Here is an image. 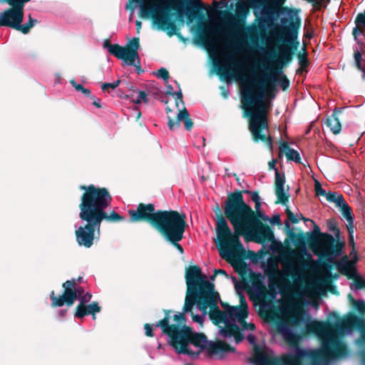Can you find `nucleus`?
Masks as SVG:
<instances>
[{"mask_svg":"<svg viewBox=\"0 0 365 365\" xmlns=\"http://www.w3.org/2000/svg\"><path fill=\"white\" fill-rule=\"evenodd\" d=\"M334 319V327L329 322L316 320L305 324L307 332L315 334L322 341L317 349L297 347L295 353L275 356L273 351L264 344H257L255 336L247 337L253 345L252 362L255 365H329L332 361L348 356L346 345L342 338L352 333L355 319L351 317L338 318L331 313L329 319Z\"/></svg>","mask_w":365,"mask_h":365,"instance_id":"obj_1","label":"nucleus"},{"mask_svg":"<svg viewBox=\"0 0 365 365\" xmlns=\"http://www.w3.org/2000/svg\"><path fill=\"white\" fill-rule=\"evenodd\" d=\"M187 286V294L183 307V312L175 314L176 321L182 322L184 314L192 311L196 304L201 314H192V320L202 324L210 309V317L216 324L221 327L220 335L224 337H233L236 343L241 342L244 336L240 331L254 330L255 326L252 323H247L245 319L248 317V307L245 296L237 287L240 296V306H230L221 302L225 309L221 311L217 307L219 296L214 292V286L209 282L206 276L202 274L198 266L190 267L185 275Z\"/></svg>","mask_w":365,"mask_h":365,"instance_id":"obj_2","label":"nucleus"},{"mask_svg":"<svg viewBox=\"0 0 365 365\" xmlns=\"http://www.w3.org/2000/svg\"><path fill=\"white\" fill-rule=\"evenodd\" d=\"M233 56L229 55L225 60L217 58L215 63L219 66L220 73L227 78H233L240 86L242 104L243 108L251 113L250 130L255 141H264L270 151L272 150L271 137L269 135L267 114L270 103L265 100V96L274 98L276 85H279L283 91L289 87V81L282 71H273L269 76L270 81L262 79V84L255 89L254 82L255 78L245 76V71L242 63L237 62L233 66H230L226 60H232Z\"/></svg>","mask_w":365,"mask_h":365,"instance_id":"obj_3","label":"nucleus"},{"mask_svg":"<svg viewBox=\"0 0 365 365\" xmlns=\"http://www.w3.org/2000/svg\"><path fill=\"white\" fill-rule=\"evenodd\" d=\"M225 213L235 232H232L226 220L221 217L216 226V244L220 257L227 262L241 257L243 247L239 237L240 235L257 242L273 237L270 228L256 217L250 206L244 202L241 192L233 193L226 201Z\"/></svg>","mask_w":365,"mask_h":365,"instance_id":"obj_4","label":"nucleus"},{"mask_svg":"<svg viewBox=\"0 0 365 365\" xmlns=\"http://www.w3.org/2000/svg\"><path fill=\"white\" fill-rule=\"evenodd\" d=\"M155 327L162 329L163 333L168 336L169 344L178 354L195 357L204 349L207 350L211 356H222L234 351L225 342H209L204 334L193 333L189 327L169 325L167 317L158 322Z\"/></svg>","mask_w":365,"mask_h":365,"instance_id":"obj_5","label":"nucleus"},{"mask_svg":"<svg viewBox=\"0 0 365 365\" xmlns=\"http://www.w3.org/2000/svg\"><path fill=\"white\" fill-rule=\"evenodd\" d=\"M155 211L153 204L140 203L135 210L128 211L132 222L145 220L171 242H180L185 229V216L177 211Z\"/></svg>","mask_w":365,"mask_h":365,"instance_id":"obj_6","label":"nucleus"},{"mask_svg":"<svg viewBox=\"0 0 365 365\" xmlns=\"http://www.w3.org/2000/svg\"><path fill=\"white\" fill-rule=\"evenodd\" d=\"M81 190H85L82 195L84 211L82 215L97 226H101L103 220L110 222H118L123 219L122 216L115 212L108 215L105 209L110 205L111 197L106 188H99L93 185L89 186H81Z\"/></svg>","mask_w":365,"mask_h":365,"instance_id":"obj_7","label":"nucleus"},{"mask_svg":"<svg viewBox=\"0 0 365 365\" xmlns=\"http://www.w3.org/2000/svg\"><path fill=\"white\" fill-rule=\"evenodd\" d=\"M303 278L298 276L293 284H288L282 293L279 312L284 319H293L298 323L302 318V309L306 297L310 296V288L303 287Z\"/></svg>","mask_w":365,"mask_h":365,"instance_id":"obj_8","label":"nucleus"},{"mask_svg":"<svg viewBox=\"0 0 365 365\" xmlns=\"http://www.w3.org/2000/svg\"><path fill=\"white\" fill-rule=\"evenodd\" d=\"M9 5L12 7L0 13V26L12 28L25 34L29 33L30 29L34 26L36 20H34L29 15L28 22L24 25L21 24L24 20L25 4H14Z\"/></svg>","mask_w":365,"mask_h":365,"instance_id":"obj_9","label":"nucleus"},{"mask_svg":"<svg viewBox=\"0 0 365 365\" xmlns=\"http://www.w3.org/2000/svg\"><path fill=\"white\" fill-rule=\"evenodd\" d=\"M168 5L165 0H145L144 3L140 4V14L143 18L151 16L155 24L159 29H163L169 24L168 14L163 9L161 4Z\"/></svg>","mask_w":365,"mask_h":365,"instance_id":"obj_10","label":"nucleus"},{"mask_svg":"<svg viewBox=\"0 0 365 365\" xmlns=\"http://www.w3.org/2000/svg\"><path fill=\"white\" fill-rule=\"evenodd\" d=\"M250 4L247 1H238L235 4V13L236 15L232 14L230 12L225 14V17L227 20V23L230 24L232 28V35L235 38H240L242 36L243 23L247 18L250 11Z\"/></svg>","mask_w":365,"mask_h":365,"instance_id":"obj_11","label":"nucleus"},{"mask_svg":"<svg viewBox=\"0 0 365 365\" xmlns=\"http://www.w3.org/2000/svg\"><path fill=\"white\" fill-rule=\"evenodd\" d=\"M80 213L79 217L83 221H86L87 224L85 226H80L76 230V241L81 246L86 247H91L93 243L95 238V231L99 233L100 226H97L90 221L88 218L83 216L82 213L84 211L83 201L81 199V202L79 205Z\"/></svg>","mask_w":365,"mask_h":365,"instance_id":"obj_12","label":"nucleus"},{"mask_svg":"<svg viewBox=\"0 0 365 365\" xmlns=\"http://www.w3.org/2000/svg\"><path fill=\"white\" fill-rule=\"evenodd\" d=\"M64 292L58 297L54 296V292L51 293L50 297L53 307H61L64 304L71 306L74 301L84 293L83 287L76 285L75 280H68L63 283Z\"/></svg>","mask_w":365,"mask_h":365,"instance_id":"obj_13","label":"nucleus"},{"mask_svg":"<svg viewBox=\"0 0 365 365\" xmlns=\"http://www.w3.org/2000/svg\"><path fill=\"white\" fill-rule=\"evenodd\" d=\"M330 279L331 273L327 269H324L309 279L307 281V284L309 288H310V294H326L330 287Z\"/></svg>","mask_w":365,"mask_h":365,"instance_id":"obj_14","label":"nucleus"},{"mask_svg":"<svg viewBox=\"0 0 365 365\" xmlns=\"http://www.w3.org/2000/svg\"><path fill=\"white\" fill-rule=\"evenodd\" d=\"M110 53L119 59H122L127 65L140 67V60L138 51H132L115 44L110 48Z\"/></svg>","mask_w":365,"mask_h":365,"instance_id":"obj_15","label":"nucleus"},{"mask_svg":"<svg viewBox=\"0 0 365 365\" xmlns=\"http://www.w3.org/2000/svg\"><path fill=\"white\" fill-rule=\"evenodd\" d=\"M280 317L282 319L284 320V322H282L277 325V331L281 334L283 339L287 342L290 345L295 346L293 351H289V353L294 354L295 349L297 347H299L297 346V344L299 342V338L298 336L294 333L293 330L289 327L287 322L289 319H284L280 315ZM294 324H298L300 321L298 323H296L293 319H292Z\"/></svg>","mask_w":365,"mask_h":365,"instance_id":"obj_16","label":"nucleus"},{"mask_svg":"<svg viewBox=\"0 0 365 365\" xmlns=\"http://www.w3.org/2000/svg\"><path fill=\"white\" fill-rule=\"evenodd\" d=\"M334 238L331 235L321 233L320 238L317 242V247L321 255L324 256H330L334 254H338V250H336V252L334 251Z\"/></svg>","mask_w":365,"mask_h":365,"instance_id":"obj_17","label":"nucleus"},{"mask_svg":"<svg viewBox=\"0 0 365 365\" xmlns=\"http://www.w3.org/2000/svg\"><path fill=\"white\" fill-rule=\"evenodd\" d=\"M264 273L269 277V283H273L282 277V272L279 268V261L269 257L264 264Z\"/></svg>","mask_w":365,"mask_h":365,"instance_id":"obj_18","label":"nucleus"},{"mask_svg":"<svg viewBox=\"0 0 365 365\" xmlns=\"http://www.w3.org/2000/svg\"><path fill=\"white\" fill-rule=\"evenodd\" d=\"M168 127L171 130L178 128L182 120H184L185 127L187 130H190L192 127V122L189 118V113L185 108L179 111L176 121L173 120L170 117H168Z\"/></svg>","mask_w":365,"mask_h":365,"instance_id":"obj_19","label":"nucleus"},{"mask_svg":"<svg viewBox=\"0 0 365 365\" xmlns=\"http://www.w3.org/2000/svg\"><path fill=\"white\" fill-rule=\"evenodd\" d=\"M292 60V51L289 46L282 44L279 47V56L275 62L276 68H283L285 63H289Z\"/></svg>","mask_w":365,"mask_h":365,"instance_id":"obj_20","label":"nucleus"},{"mask_svg":"<svg viewBox=\"0 0 365 365\" xmlns=\"http://www.w3.org/2000/svg\"><path fill=\"white\" fill-rule=\"evenodd\" d=\"M279 153L284 155L288 160H292L295 163L300 162V156L298 151L291 148L286 143H282L279 146Z\"/></svg>","mask_w":365,"mask_h":365,"instance_id":"obj_21","label":"nucleus"},{"mask_svg":"<svg viewBox=\"0 0 365 365\" xmlns=\"http://www.w3.org/2000/svg\"><path fill=\"white\" fill-rule=\"evenodd\" d=\"M354 262L349 260L346 256L341 259L337 263L339 272L344 274H349L354 269Z\"/></svg>","mask_w":365,"mask_h":365,"instance_id":"obj_22","label":"nucleus"},{"mask_svg":"<svg viewBox=\"0 0 365 365\" xmlns=\"http://www.w3.org/2000/svg\"><path fill=\"white\" fill-rule=\"evenodd\" d=\"M325 123L334 134H338L340 133L341 130V125L337 115L335 113H333L330 116L327 117Z\"/></svg>","mask_w":365,"mask_h":365,"instance_id":"obj_23","label":"nucleus"},{"mask_svg":"<svg viewBox=\"0 0 365 365\" xmlns=\"http://www.w3.org/2000/svg\"><path fill=\"white\" fill-rule=\"evenodd\" d=\"M327 199L329 202H335L336 206L339 207L340 208H342V207L346 206L348 205L346 201L344 200L342 195L339 194L337 192H329L327 195Z\"/></svg>","mask_w":365,"mask_h":365,"instance_id":"obj_24","label":"nucleus"},{"mask_svg":"<svg viewBox=\"0 0 365 365\" xmlns=\"http://www.w3.org/2000/svg\"><path fill=\"white\" fill-rule=\"evenodd\" d=\"M205 44L207 49L212 53H217L219 51L218 40L217 38H212L207 36L205 39Z\"/></svg>","mask_w":365,"mask_h":365,"instance_id":"obj_25","label":"nucleus"},{"mask_svg":"<svg viewBox=\"0 0 365 365\" xmlns=\"http://www.w3.org/2000/svg\"><path fill=\"white\" fill-rule=\"evenodd\" d=\"M341 209L343 217L348 222L346 225L347 229L352 230V226H354V218L351 214V210L350 207L348 205H346V206L342 207V208Z\"/></svg>","mask_w":365,"mask_h":365,"instance_id":"obj_26","label":"nucleus"},{"mask_svg":"<svg viewBox=\"0 0 365 365\" xmlns=\"http://www.w3.org/2000/svg\"><path fill=\"white\" fill-rule=\"evenodd\" d=\"M134 93L137 94L136 97H134L133 96L130 97L131 101L133 102L135 104H140L141 103H148V96L145 93V92L142 91H134Z\"/></svg>","mask_w":365,"mask_h":365,"instance_id":"obj_27","label":"nucleus"},{"mask_svg":"<svg viewBox=\"0 0 365 365\" xmlns=\"http://www.w3.org/2000/svg\"><path fill=\"white\" fill-rule=\"evenodd\" d=\"M360 338L356 341V344L361 349L362 363L365 365V328L361 329Z\"/></svg>","mask_w":365,"mask_h":365,"instance_id":"obj_28","label":"nucleus"},{"mask_svg":"<svg viewBox=\"0 0 365 365\" xmlns=\"http://www.w3.org/2000/svg\"><path fill=\"white\" fill-rule=\"evenodd\" d=\"M350 288L354 291L365 288V279L361 277H356L354 282L351 284Z\"/></svg>","mask_w":365,"mask_h":365,"instance_id":"obj_29","label":"nucleus"},{"mask_svg":"<svg viewBox=\"0 0 365 365\" xmlns=\"http://www.w3.org/2000/svg\"><path fill=\"white\" fill-rule=\"evenodd\" d=\"M275 194L277 197V202L285 204L288 201V197L284 187H276Z\"/></svg>","mask_w":365,"mask_h":365,"instance_id":"obj_30","label":"nucleus"},{"mask_svg":"<svg viewBox=\"0 0 365 365\" xmlns=\"http://www.w3.org/2000/svg\"><path fill=\"white\" fill-rule=\"evenodd\" d=\"M352 306L361 314L365 313V301L362 299H351Z\"/></svg>","mask_w":365,"mask_h":365,"instance_id":"obj_31","label":"nucleus"},{"mask_svg":"<svg viewBox=\"0 0 365 365\" xmlns=\"http://www.w3.org/2000/svg\"><path fill=\"white\" fill-rule=\"evenodd\" d=\"M120 83V80H116L113 81V83H103L101 86V89L103 91H108L109 92V89L113 90L116 88Z\"/></svg>","mask_w":365,"mask_h":365,"instance_id":"obj_32","label":"nucleus"},{"mask_svg":"<svg viewBox=\"0 0 365 365\" xmlns=\"http://www.w3.org/2000/svg\"><path fill=\"white\" fill-rule=\"evenodd\" d=\"M354 61L356 67L361 71L364 73V68H363L361 65V61H362V53L361 51L356 50L354 51Z\"/></svg>","mask_w":365,"mask_h":365,"instance_id":"obj_33","label":"nucleus"},{"mask_svg":"<svg viewBox=\"0 0 365 365\" xmlns=\"http://www.w3.org/2000/svg\"><path fill=\"white\" fill-rule=\"evenodd\" d=\"M86 309L88 314H93V319L96 318L94 314L99 312L101 310V307L98 306L97 302H93L86 307Z\"/></svg>","mask_w":365,"mask_h":365,"instance_id":"obj_34","label":"nucleus"},{"mask_svg":"<svg viewBox=\"0 0 365 365\" xmlns=\"http://www.w3.org/2000/svg\"><path fill=\"white\" fill-rule=\"evenodd\" d=\"M87 314H88L87 312L86 307L84 304H80L77 307L75 316L78 318H82Z\"/></svg>","mask_w":365,"mask_h":365,"instance_id":"obj_35","label":"nucleus"},{"mask_svg":"<svg viewBox=\"0 0 365 365\" xmlns=\"http://www.w3.org/2000/svg\"><path fill=\"white\" fill-rule=\"evenodd\" d=\"M172 90H173L172 87L170 86H168V92L169 93L173 94V95L177 96L176 106L178 108V109H180V108H179V103H183L182 102V95L181 90L179 89L178 91L175 92L174 93H172Z\"/></svg>","mask_w":365,"mask_h":365,"instance_id":"obj_36","label":"nucleus"},{"mask_svg":"<svg viewBox=\"0 0 365 365\" xmlns=\"http://www.w3.org/2000/svg\"><path fill=\"white\" fill-rule=\"evenodd\" d=\"M285 183L284 178L281 176L278 170L275 172V185L276 187H284Z\"/></svg>","mask_w":365,"mask_h":365,"instance_id":"obj_37","label":"nucleus"},{"mask_svg":"<svg viewBox=\"0 0 365 365\" xmlns=\"http://www.w3.org/2000/svg\"><path fill=\"white\" fill-rule=\"evenodd\" d=\"M71 83L77 91H81L86 96H88L90 94V91L88 89L85 88L82 85L77 83L75 81H71Z\"/></svg>","mask_w":365,"mask_h":365,"instance_id":"obj_38","label":"nucleus"},{"mask_svg":"<svg viewBox=\"0 0 365 365\" xmlns=\"http://www.w3.org/2000/svg\"><path fill=\"white\" fill-rule=\"evenodd\" d=\"M156 76L158 78H163L167 82L168 79L169 78V73L165 68H161L157 71Z\"/></svg>","mask_w":365,"mask_h":365,"instance_id":"obj_39","label":"nucleus"},{"mask_svg":"<svg viewBox=\"0 0 365 365\" xmlns=\"http://www.w3.org/2000/svg\"><path fill=\"white\" fill-rule=\"evenodd\" d=\"M299 61L301 70L305 69L308 66L309 63L305 53L299 56Z\"/></svg>","mask_w":365,"mask_h":365,"instance_id":"obj_40","label":"nucleus"},{"mask_svg":"<svg viewBox=\"0 0 365 365\" xmlns=\"http://www.w3.org/2000/svg\"><path fill=\"white\" fill-rule=\"evenodd\" d=\"M140 46L139 39L138 38H133L129 41V48L132 51H136Z\"/></svg>","mask_w":365,"mask_h":365,"instance_id":"obj_41","label":"nucleus"},{"mask_svg":"<svg viewBox=\"0 0 365 365\" xmlns=\"http://www.w3.org/2000/svg\"><path fill=\"white\" fill-rule=\"evenodd\" d=\"M255 210H256V215L258 217H259L260 219H262V220L264 221H268L269 220V218L268 217L267 215H266L261 210V207H256L255 206Z\"/></svg>","mask_w":365,"mask_h":365,"instance_id":"obj_42","label":"nucleus"},{"mask_svg":"<svg viewBox=\"0 0 365 365\" xmlns=\"http://www.w3.org/2000/svg\"><path fill=\"white\" fill-rule=\"evenodd\" d=\"M272 308V303L269 302L263 301L260 304V310L262 312H269Z\"/></svg>","mask_w":365,"mask_h":365,"instance_id":"obj_43","label":"nucleus"},{"mask_svg":"<svg viewBox=\"0 0 365 365\" xmlns=\"http://www.w3.org/2000/svg\"><path fill=\"white\" fill-rule=\"evenodd\" d=\"M356 24L357 26H365V12L358 14L356 19Z\"/></svg>","mask_w":365,"mask_h":365,"instance_id":"obj_44","label":"nucleus"},{"mask_svg":"<svg viewBox=\"0 0 365 365\" xmlns=\"http://www.w3.org/2000/svg\"><path fill=\"white\" fill-rule=\"evenodd\" d=\"M30 1L31 0H0V2L6 3L7 4H25L26 3H27Z\"/></svg>","mask_w":365,"mask_h":365,"instance_id":"obj_45","label":"nucleus"},{"mask_svg":"<svg viewBox=\"0 0 365 365\" xmlns=\"http://www.w3.org/2000/svg\"><path fill=\"white\" fill-rule=\"evenodd\" d=\"M91 294L88 292L83 294L82 296H81L78 299L81 302L80 304H84L85 303L88 302L91 299Z\"/></svg>","mask_w":365,"mask_h":365,"instance_id":"obj_46","label":"nucleus"},{"mask_svg":"<svg viewBox=\"0 0 365 365\" xmlns=\"http://www.w3.org/2000/svg\"><path fill=\"white\" fill-rule=\"evenodd\" d=\"M315 190L317 195H325L327 197V193L326 192L325 190L321 187L318 182H317L315 184Z\"/></svg>","mask_w":365,"mask_h":365,"instance_id":"obj_47","label":"nucleus"},{"mask_svg":"<svg viewBox=\"0 0 365 365\" xmlns=\"http://www.w3.org/2000/svg\"><path fill=\"white\" fill-rule=\"evenodd\" d=\"M190 2V4L194 8L203 9L205 7L202 1L201 0H188Z\"/></svg>","mask_w":365,"mask_h":365,"instance_id":"obj_48","label":"nucleus"},{"mask_svg":"<svg viewBox=\"0 0 365 365\" xmlns=\"http://www.w3.org/2000/svg\"><path fill=\"white\" fill-rule=\"evenodd\" d=\"M252 200L255 202L256 207H261V199L257 193H253L252 195Z\"/></svg>","mask_w":365,"mask_h":365,"instance_id":"obj_49","label":"nucleus"},{"mask_svg":"<svg viewBox=\"0 0 365 365\" xmlns=\"http://www.w3.org/2000/svg\"><path fill=\"white\" fill-rule=\"evenodd\" d=\"M145 334L148 336H153L152 327L149 324L145 325Z\"/></svg>","mask_w":365,"mask_h":365,"instance_id":"obj_50","label":"nucleus"},{"mask_svg":"<svg viewBox=\"0 0 365 365\" xmlns=\"http://www.w3.org/2000/svg\"><path fill=\"white\" fill-rule=\"evenodd\" d=\"M217 274H222V275L225 276L226 277H228V274H227V272L224 269H215V274H214V276H212L211 277V279H213L214 277H215V275Z\"/></svg>","mask_w":365,"mask_h":365,"instance_id":"obj_51","label":"nucleus"},{"mask_svg":"<svg viewBox=\"0 0 365 365\" xmlns=\"http://www.w3.org/2000/svg\"><path fill=\"white\" fill-rule=\"evenodd\" d=\"M295 38V36L294 34L291 32V31H287V34H286V40L289 41V40H292V39H294Z\"/></svg>","mask_w":365,"mask_h":365,"instance_id":"obj_52","label":"nucleus"},{"mask_svg":"<svg viewBox=\"0 0 365 365\" xmlns=\"http://www.w3.org/2000/svg\"><path fill=\"white\" fill-rule=\"evenodd\" d=\"M348 231H349V241H350V243L354 244V236H353L354 226H352V230L350 229V230H348Z\"/></svg>","mask_w":365,"mask_h":365,"instance_id":"obj_53","label":"nucleus"},{"mask_svg":"<svg viewBox=\"0 0 365 365\" xmlns=\"http://www.w3.org/2000/svg\"><path fill=\"white\" fill-rule=\"evenodd\" d=\"M361 31L357 27L354 28L353 30V35L354 36L355 38H356L359 35L361 34Z\"/></svg>","mask_w":365,"mask_h":365,"instance_id":"obj_54","label":"nucleus"},{"mask_svg":"<svg viewBox=\"0 0 365 365\" xmlns=\"http://www.w3.org/2000/svg\"><path fill=\"white\" fill-rule=\"evenodd\" d=\"M115 44L112 45L110 43L108 40H105L103 42V47L107 48L108 51L110 52V48L111 46H113Z\"/></svg>","mask_w":365,"mask_h":365,"instance_id":"obj_55","label":"nucleus"},{"mask_svg":"<svg viewBox=\"0 0 365 365\" xmlns=\"http://www.w3.org/2000/svg\"><path fill=\"white\" fill-rule=\"evenodd\" d=\"M269 221H270L272 223L279 222V221H280L279 216V215L274 216L272 220L269 219Z\"/></svg>","mask_w":365,"mask_h":365,"instance_id":"obj_56","label":"nucleus"},{"mask_svg":"<svg viewBox=\"0 0 365 365\" xmlns=\"http://www.w3.org/2000/svg\"><path fill=\"white\" fill-rule=\"evenodd\" d=\"M175 247L179 250L180 253L183 252V249L182 246L178 243V242H173Z\"/></svg>","mask_w":365,"mask_h":365,"instance_id":"obj_57","label":"nucleus"},{"mask_svg":"<svg viewBox=\"0 0 365 365\" xmlns=\"http://www.w3.org/2000/svg\"><path fill=\"white\" fill-rule=\"evenodd\" d=\"M276 163H277L276 160H274L269 163V168L275 170V171L277 170V169L275 167Z\"/></svg>","mask_w":365,"mask_h":365,"instance_id":"obj_58","label":"nucleus"},{"mask_svg":"<svg viewBox=\"0 0 365 365\" xmlns=\"http://www.w3.org/2000/svg\"><path fill=\"white\" fill-rule=\"evenodd\" d=\"M285 1L286 0H274V4L277 6H282Z\"/></svg>","mask_w":365,"mask_h":365,"instance_id":"obj_59","label":"nucleus"},{"mask_svg":"<svg viewBox=\"0 0 365 365\" xmlns=\"http://www.w3.org/2000/svg\"><path fill=\"white\" fill-rule=\"evenodd\" d=\"M100 102H101V100L98 98V99L95 100L93 103L96 107L101 108V105Z\"/></svg>","mask_w":365,"mask_h":365,"instance_id":"obj_60","label":"nucleus"},{"mask_svg":"<svg viewBox=\"0 0 365 365\" xmlns=\"http://www.w3.org/2000/svg\"><path fill=\"white\" fill-rule=\"evenodd\" d=\"M66 310H61L59 312V316L60 317H63L66 314Z\"/></svg>","mask_w":365,"mask_h":365,"instance_id":"obj_61","label":"nucleus"},{"mask_svg":"<svg viewBox=\"0 0 365 365\" xmlns=\"http://www.w3.org/2000/svg\"><path fill=\"white\" fill-rule=\"evenodd\" d=\"M135 24H136L137 29L139 30L141 28V24H142L141 22L139 21H136Z\"/></svg>","mask_w":365,"mask_h":365,"instance_id":"obj_62","label":"nucleus"},{"mask_svg":"<svg viewBox=\"0 0 365 365\" xmlns=\"http://www.w3.org/2000/svg\"><path fill=\"white\" fill-rule=\"evenodd\" d=\"M213 5H214L215 7H217V6H218V5H219V2H218V1H213Z\"/></svg>","mask_w":365,"mask_h":365,"instance_id":"obj_63","label":"nucleus"},{"mask_svg":"<svg viewBox=\"0 0 365 365\" xmlns=\"http://www.w3.org/2000/svg\"><path fill=\"white\" fill-rule=\"evenodd\" d=\"M221 2L223 4V6H226V4H227L226 0H222Z\"/></svg>","mask_w":365,"mask_h":365,"instance_id":"obj_64","label":"nucleus"}]
</instances>
